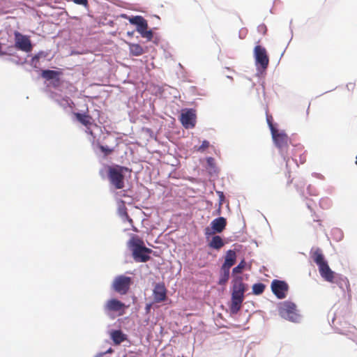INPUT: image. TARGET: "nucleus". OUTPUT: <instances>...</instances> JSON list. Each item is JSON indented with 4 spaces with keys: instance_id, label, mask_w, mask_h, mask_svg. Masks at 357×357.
I'll return each mask as SVG.
<instances>
[{
    "instance_id": "f257e3e1",
    "label": "nucleus",
    "mask_w": 357,
    "mask_h": 357,
    "mask_svg": "<svg viewBox=\"0 0 357 357\" xmlns=\"http://www.w3.org/2000/svg\"><path fill=\"white\" fill-rule=\"evenodd\" d=\"M247 289L246 284L241 276H236L232 280L231 301L229 306L232 314H236L241 308L244 301V294Z\"/></svg>"
},
{
    "instance_id": "f03ea898",
    "label": "nucleus",
    "mask_w": 357,
    "mask_h": 357,
    "mask_svg": "<svg viewBox=\"0 0 357 357\" xmlns=\"http://www.w3.org/2000/svg\"><path fill=\"white\" fill-rule=\"evenodd\" d=\"M128 246L136 262H146L151 259L149 255L152 252V250L146 248L144 241L138 236H132L128 242Z\"/></svg>"
},
{
    "instance_id": "7ed1b4c3",
    "label": "nucleus",
    "mask_w": 357,
    "mask_h": 357,
    "mask_svg": "<svg viewBox=\"0 0 357 357\" xmlns=\"http://www.w3.org/2000/svg\"><path fill=\"white\" fill-rule=\"evenodd\" d=\"M130 171L126 167L116 165L114 167L109 166L107 169V176L110 184L115 189H123L125 186L124 173Z\"/></svg>"
},
{
    "instance_id": "20e7f679",
    "label": "nucleus",
    "mask_w": 357,
    "mask_h": 357,
    "mask_svg": "<svg viewBox=\"0 0 357 357\" xmlns=\"http://www.w3.org/2000/svg\"><path fill=\"white\" fill-rule=\"evenodd\" d=\"M279 313L282 317L291 321H297L299 319L296 306L291 302L284 301L281 303L279 307Z\"/></svg>"
},
{
    "instance_id": "39448f33",
    "label": "nucleus",
    "mask_w": 357,
    "mask_h": 357,
    "mask_svg": "<svg viewBox=\"0 0 357 357\" xmlns=\"http://www.w3.org/2000/svg\"><path fill=\"white\" fill-rule=\"evenodd\" d=\"M129 22L132 24L137 26V31L143 38L151 40L153 38V32L148 29L147 21L142 16H135L129 18Z\"/></svg>"
},
{
    "instance_id": "423d86ee",
    "label": "nucleus",
    "mask_w": 357,
    "mask_h": 357,
    "mask_svg": "<svg viewBox=\"0 0 357 357\" xmlns=\"http://www.w3.org/2000/svg\"><path fill=\"white\" fill-rule=\"evenodd\" d=\"M132 283V278L123 275L116 277L112 283L114 290L121 294H126Z\"/></svg>"
},
{
    "instance_id": "0eeeda50",
    "label": "nucleus",
    "mask_w": 357,
    "mask_h": 357,
    "mask_svg": "<svg viewBox=\"0 0 357 357\" xmlns=\"http://www.w3.org/2000/svg\"><path fill=\"white\" fill-rule=\"evenodd\" d=\"M127 307L125 303L116 298L109 299L104 305V310L107 314L115 313L117 316H123Z\"/></svg>"
},
{
    "instance_id": "6e6552de",
    "label": "nucleus",
    "mask_w": 357,
    "mask_h": 357,
    "mask_svg": "<svg viewBox=\"0 0 357 357\" xmlns=\"http://www.w3.org/2000/svg\"><path fill=\"white\" fill-rule=\"evenodd\" d=\"M254 56L256 65H259L261 68L265 70L269 64V58L266 50L261 46L256 45L254 49Z\"/></svg>"
},
{
    "instance_id": "1a4fd4ad",
    "label": "nucleus",
    "mask_w": 357,
    "mask_h": 357,
    "mask_svg": "<svg viewBox=\"0 0 357 357\" xmlns=\"http://www.w3.org/2000/svg\"><path fill=\"white\" fill-rule=\"evenodd\" d=\"M15 47L25 52H29L32 50V45L30 39L18 31H15Z\"/></svg>"
},
{
    "instance_id": "9d476101",
    "label": "nucleus",
    "mask_w": 357,
    "mask_h": 357,
    "mask_svg": "<svg viewBox=\"0 0 357 357\" xmlns=\"http://www.w3.org/2000/svg\"><path fill=\"white\" fill-rule=\"evenodd\" d=\"M288 289V284L284 281L274 280L271 283L272 291L279 299L286 297Z\"/></svg>"
},
{
    "instance_id": "9b49d317",
    "label": "nucleus",
    "mask_w": 357,
    "mask_h": 357,
    "mask_svg": "<svg viewBox=\"0 0 357 357\" xmlns=\"http://www.w3.org/2000/svg\"><path fill=\"white\" fill-rule=\"evenodd\" d=\"M180 121L185 128H194L196 123L195 111L190 109L183 112L181 114Z\"/></svg>"
},
{
    "instance_id": "f8f14e48",
    "label": "nucleus",
    "mask_w": 357,
    "mask_h": 357,
    "mask_svg": "<svg viewBox=\"0 0 357 357\" xmlns=\"http://www.w3.org/2000/svg\"><path fill=\"white\" fill-rule=\"evenodd\" d=\"M273 141L276 146L281 151H287L289 145V137L284 132H278V130H275L271 132Z\"/></svg>"
},
{
    "instance_id": "ddd939ff",
    "label": "nucleus",
    "mask_w": 357,
    "mask_h": 357,
    "mask_svg": "<svg viewBox=\"0 0 357 357\" xmlns=\"http://www.w3.org/2000/svg\"><path fill=\"white\" fill-rule=\"evenodd\" d=\"M153 295L155 303H160L166 300L167 289L164 283H157L155 285Z\"/></svg>"
},
{
    "instance_id": "4468645a",
    "label": "nucleus",
    "mask_w": 357,
    "mask_h": 357,
    "mask_svg": "<svg viewBox=\"0 0 357 357\" xmlns=\"http://www.w3.org/2000/svg\"><path fill=\"white\" fill-rule=\"evenodd\" d=\"M318 268L320 275L325 281L331 283L334 282L335 273L331 269L328 262Z\"/></svg>"
},
{
    "instance_id": "2eb2a0df",
    "label": "nucleus",
    "mask_w": 357,
    "mask_h": 357,
    "mask_svg": "<svg viewBox=\"0 0 357 357\" xmlns=\"http://www.w3.org/2000/svg\"><path fill=\"white\" fill-rule=\"evenodd\" d=\"M310 256L318 267L327 263L322 250L319 248L312 249L310 251Z\"/></svg>"
},
{
    "instance_id": "dca6fc26",
    "label": "nucleus",
    "mask_w": 357,
    "mask_h": 357,
    "mask_svg": "<svg viewBox=\"0 0 357 357\" xmlns=\"http://www.w3.org/2000/svg\"><path fill=\"white\" fill-rule=\"evenodd\" d=\"M226 225L227 220L223 217L215 218L211 222L213 233H221L225 229Z\"/></svg>"
},
{
    "instance_id": "f3484780",
    "label": "nucleus",
    "mask_w": 357,
    "mask_h": 357,
    "mask_svg": "<svg viewBox=\"0 0 357 357\" xmlns=\"http://www.w3.org/2000/svg\"><path fill=\"white\" fill-rule=\"evenodd\" d=\"M236 260V254L234 250H229L227 252L225 259V262L222 264V267L229 268L234 265Z\"/></svg>"
},
{
    "instance_id": "a211bd4d",
    "label": "nucleus",
    "mask_w": 357,
    "mask_h": 357,
    "mask_svg": "<svg viewBox=\"0 0 357 357\" xmlns=\"http://www.w3.org/2000/svg\"><path fill=\"white\" fill-rule=\"evenodd\" d=\"M74 116L80 123L86 128H89L93 124V119L89 114L75 112Z\"/></svg>"
},
{
    "instance_id": "6ab92c4d",
    "label": "nucleus",
    "mask_w": 357,
    "mask_h": 357,
    "mask_svg": "<svg viewBox=\"0 0 357 357\" xmlns=\"http://www.w3.org/2000/svg\"><path fill=\"white\" fill-rule=\"evenodd\" d=\"M129 47L130 54L135 56H139L144 53L143 47L137 43H127Z\"/></svg>"
},
{
    "instance_id": "aec40b11",
    "label": "nucleus",
    "mask_w": 357,
    "mask_h": 357,
    "mask_svg": "<svg viewBox=\"0 0 357 357\" xmlns=\"http://www.w3.org/2000/svg\"><path fill=\"white\" fill-rule=\"evenodd\" d=\"M111 338L115 344H120L126 339V335L123 334L120 330L113 331L111 333Z\"/></svg>"
},
{
    "instance_id": "412c9836",
    "label": "nucleus",
    "mask_w": 357,
    "mask_h": 357,
    "mask_svg": "<svg viewBox=\"0 0 357 357\" xmlns=\"http://www.w3.org/2000/svg\"><path fill=\"white\" fill-rule=\"evenodd\" d=\"M47 55V53L41 51L38 52L37 54L33 56L31 60V65L34 68H40V59L46 58Z\"/></svg>"
},
{
    "instance_id": "4be33fe9",
    "label": "nucleus",
    "mask_w": 357,
    "mask_h": 357,
    "mask_svg": "<svg viewBox=\"0 0 357 357\" xmlns=\"http://www.w3.org/2000/svg\"><path fill=\"white\" fill-rule=\"evenodd\" d=\"M222 238L220 236H214L210 241L208 245L215 250H220L224 246Z\"/></svg>"
},
{
    "instance_id": "5701e85b",
    "label": "nucleus",
    "mask_w": 357,
    "mask_h": 357,
    "mask_svg": "<svg viewBox=\"0 0 357 357\" xmlns=\"http://www.w3.org/2000/svg\"><path fill=\"white\" fill-rule=\"evenodd\" d=\"M230 269L221 267L220 276L218 281L220 285H225L229 278Z\"/></svg>"
},
{
    "instance_id": "b1692460",
    "label": "nucleus",
    "mask_w": 357,
    "mask_h": 357,
    "mask_svg": "<svg viewBox=\"0 0 357 357\" xmlns=\"http://www.w3.org/2000/svg\"><path fill=\"white\" fill-rule=\"evenodd\" d=\"M59 74V72L52 70H44L42 71L41 75L43 78L50 80L56 78Z\"/></svg>"
},
{
    "instance_id": "393cba45",
    "label": "nucleus",
    "mask_w": 357,
    "mask_h": 357,
    "mask_svg": "<svg viewBox=\"0 0 357 357\" xmlns=\"http://www.w3.org/2000/svg\"><path fill=\"white\" fill-rule=\"evenodd\" d=\"M207 166L210 174L217 173L218 169L215 165V160L213 158L209 157L206 159Z\"/></svg>"
},
{
    "instance_id": "a878e982",
    "label": "nucleus",
    "mask_w": 357,
    "mask_h": 357,
    "mask_svg": "<svg viewBox=\"0 0 357 357\" xmlns=\"http://www.w3.org/2000/svg\"><path fill=\"white\" fill-rule=\"evenodd\" d=\"M265 287L266 286L263 283L254 284L252 286V293L255 295H260L264 292Z\"/></svg>"
},
{
    "instance_id": "bb28decb",
    "label": "nucleus",
    "mask_w": 357,
    "mask_h": 357,
    "mask_svg": "<svg viewBox=\"0 0 357 357\" xmlns=\"http://www.w3.org/2000/svg\"><path fill=\"white\" fill-rule=\"evenodd\" d=\"M246 263L244 259H243L237 266L233 268L232 273L234 274H238L241 273L244 268L245 267Z\"/></svg>"
},
{
    "instance_id": "cd10ccee",
    "label": "nucleus",
    "mask_w": 357,
    "mask_h": 357,
    "mask_svg": "<svg viewBox=\"0 0 357 357\" xmlns=\"http://www.w3.org/2000/svg\"><path fill=\"white\" fill-rule=\"evenodd\" d=\"M98 147H99L100 150L106 156L110 155L114 151V149L112 148H109L108 146H105L103 145H99Z\"/></svg>"
},
{
    "instance_id": "c85d7f7f",
    "label": "nucleus",
    "mask_w": 357,
    "mask_h": 357,
    "mask_svg": "<svg viewBox=\"0 0 357 357\" xmlns=\"http://www.w3.org/2000/svg\"><path fill=\"white\" fill-rule=\"evenodd\" d=\"M266 119H267V123L269 126L271 132H273V131L276 130V129L274 128V126L272 123V120H273L272 116L267 115Z\"/></svg>"
},
{
    "instance_id": "c756f323",
    "label": "nucleus",
    "mask_w": 357,
    "mask_h": 357,
    "mask_svg": "<svg viewBox=\"0 0 357 357\" xmlns=\"http://www.w3.org/2000/svg\"><path fill=\"white\" fill-rule=\"evenodd\" d=\"M73 2L79 5H82L85 7L88 6V0H73Z\"/></svg>"
},
{
    "instance_id": "7c9ffc66",
    "label": "nucleus",
    "mask_w": 357,
    "mask_h": 357,
    "mask_svg": "<svg viewBox=\"0 0 357 357\" xmlns=\"http://www.w3.org/2000/svg\"><path fill=\"white\" fill-rule=\"evenodd\" d=\"M209 146V142L208 141L204 140L202 145L199 148V151H204L205 149Z\"/></svg>"
},
{
    "instance_id": "2f4dec72",
    "label": "nucleus",
    "mask_w": 357,
    "mask_h": 357,
    "mask_svg": "<svg viewBox=\"0 0 357 357\" xmlns=\"http://www.w3.org/2000/svg\"><path fill=\"white\" fill-rule=\"evenodd\" d=\"M6 54V52H3L2 51V45L1 43H0V55L1 56H3V55H5Z\"/></svg>"
},
{
    "instance_id": "473e14b6",
    "label": "nucleus",
    "mask_w": 357,
    "mask_h": 357,
    "mask_svg": "<svg viewBox=\"0 0 357 357\" xmlns=\"http://www.w3.org/2000/svg\"><path fill=\"white\" fill-rule=\"evenodd\" d=\"M126 217H127L129 222L132 224V220L130 218H129V216H128L127 213H126Z\"/></svg>"
},
{
    "instance_id": "72a5a7b5",
    "label": "nucleus",
    "mask_w": 357,
    "mask_h": 357,
    "mask_svg": "<svg viewBox=\"0 0 357 357\" xmlns=\"http://www.w3.org/2000/svg\"><path fill=\"white\" fill-rule=\"evenodd\" d=\"M351 86V89H354V84L353 83H349L348 85H347V87H349Z\"/></svg>"
},
{
    "instance_id": "f704fd0d",
    "label": "nucleus",
    "mask_w": 357,
    "mask_h": 357,
    "mask_svg": "<svg viewBox=\"0 0 357 357\" xmlns=\"http://www.w3.org/2000/svg\"><path fill=\"white\" fill-rule=\"evenodd\" d=\"M284 160L286 161V164L287 165L289 162V158H284Z\"/></svg>"
},
{
    "instance_id": "c9c22d12",
    "label": "nucleus",
    "mask_w": 357,
    "mask_h": 357,
    "mask_svg": "<svg viewBox=\"0 0 357 357\" xmlns=\"http://www.w3.org/2000/svg\"><path fill=\"white\" fill-rule=\"evenodd\" d=\"M128 35L132 36L133 35V32H128Z\"/></svg>"
},
{
    "instance_id": "e433bc0d",
    "label": "nucleus",
    "mask_w": 357,
    "mask_h": 357,
    "mask_svg": "<svg viewBox=\"0 0 357 357\" xmlns=\"http://www.w3.org/2000/svg\"><path fill=\"white\" fill-rule=\"evenodd\" d=\"M150 307H151V305H147V306H146V310H149Z\"/></svg>"
},
{
    "instance_id": "4c0bfd02",
    "label": "nucleus",
    "mask_w": 357,
    "mask_h": 357,
    "mask_svg": "<svg viewBox=\"0 0 357 357\" xmlns=\"http://www.w3.org/2000/svg\"><path fill=\"white\" fill-rule=\"evenodd\" d=\"M132 229H133V231H137V229L136 227H133Z\"/></svg>"
},
{
    "instance_id": "58836bf2",
    "label": "nucleus",
    "mask_w": 357,
    "mask_h": 357,
    "mask_svg": "<svg viewBox=\"0 0 357 357\" xmlns=\"http://www.w3.org/2000/svg\"><path fill=\"white\" fill-rule=\"evenodd\" d=\"M112 349H109L107 351V353H110V352H112Z\"/></svg>"
},
{
    "instance_id": "ea45409f",
    "label": "nucleus",
    "mask_w": 357,
    "mask_h": 357,
    "mask_svg": "<svg viewBox=\"0 0 357 357\" xmlns=\"http://www.w3.org/2000/svg\"><path fill=\"white\" fill-rule=\"evenodd\" d=\"M356 164L357 165V155H356Z\"/></svg>"
}]
</instances>
